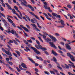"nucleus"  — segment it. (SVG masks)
Wrapping results in <instances>:
<instances>
[{
    "instance_id": "obj_39",
    "label": "nucleus",
    "mask_w": 75,
    "mask_h": 75,
    "mask_svg": "<svg viewBox=\"0 0 75 75\" xmlns=\"http://www.w3.org/2000/svg\"><path fill=\"white\" fill-rule=\"evenodd\" d=\"M15 35L16 36V37H17V38H18L19 37V36H18V35L17 34L16 32V33L15 34Z\"/></svg>"
},
{
    "instance_id": "obj_47",
    "label": "nucleus",
    "mask_w": 75,
    "mask_h": 75,
    "mask_svg": "<svg viewBox=\"0 0 75 75\" xmlns=\"http://www.w3.org/2000/svg\"><path fill=\"white\" fill-rule=\"evenodd\" d=\"M18 28H19V30H21V31H23V29L21 28V27H20L19 26H17Z\"/></svg>"
},
{
    "instance_id": "obj_63",
    "label": "nucleus",
    "mask_w": 75,
    "mask_h": 75,
    "mask_svg": "<svg viewBox=\"0 0 75 75\" xmlns=\"http://www.w3.org/2000/svg\"><path fill=\"white\" fill-rule=\"evenodd\" d=\"M67 55L68 57H70V56L71 55V54H70L69 53H67Z\"/></svg>"
},
{
    "instance_id": "obj_56",
    "label": "nucleus",
    "mask_w": 75,
    "mask_h": 75,
    "mask_svg": "<svg viewBox=\"0 0 75 75\" xmlns=\"http://www.w3.org/2000/svg\"><path fill=\"white\" fill-rule=\"evenodd\" d=\"M43 63L44 64H45L46 65L47 64V61L45 60H44Z\"/></svg>"
},
{
    "instance_id": "obj_13",
    "label": "nucleus",
    "mask_w": 75,
    "mask_h": 75,
    "mask_svg": "<svg viewBox=\"0 0 75 75\" xmlns=\"http://www.w3.org/2000/svg\"><path fill=\"white\" fill-rule=\"evenodd\" d=\"M70 57L71 59V60L72 61H73V62H74V61H75V59H74V57L73 56L71 55L70 56Z\"/></svg>"
},
{
    "instance_id": "obj_59",
    "label": "nucleus",
    "mask_w": 75,
    "mask_h": 75,
    "mask_svg": "<svg viewBox=\"0 0 75 75\" xmlns=\"http://www.w3.org/2000/svg\"><path fill=\"white\" fill-rule=\"evenodd\" d=\"M14 8L15 9V10H18V7H17L16 6H15L14 7Z\"/></svg>"
},
{
    "instance_id": "obj_30",
    "label": "nucleus",
    "mask_w": 75,
    "mask_h": 75,
    "mask_svg": "<svg viewBox=\"0 0 75 75\" xmlns=\"http://www.w3.org/2000/svg\"><path fill=\"white\" fill-rule=\"evenodd\" d=\"M38 47L39 48V49H41H41H42V46H41V45L40 44L38 45Z\"/></svg>"
},
{
    "instance_id": "obj_62",
    "label": "nucleus",
    "mask_w": 75,
    "mask_h": 75,
    "mask_svg": "<svg viewBox=\"0 0 75 75\" xmlns=\"http://www.w3.org/2000/svg\"><path fill=\"white\" fill-rule=\"evenodd\" d=\"M27 41L29 42H30V43H32V41H31V39H30L29 40H27Z\"/></svg>"
},
{
    "instance_id": "obj_4",
    "label": "nucleus",
    "mask_w": 75,
    "mask_h": 75,
    "mask_svg": "<svg viewBox=\"0 0 75 75\" xmlns=\"http://www.w3.org/2000/svg\"><path fill=\"white\" fill-rule=\"evenodd\" d=\"M20 1H21V4L22 6H23V5L25 6H27V5L26 4H24V3H25V4H27V3L25 1V0H18Z\"/></svg>"
},
{
    "instance_id": "obj_35",
    "label": "nucleus",
    "mask_w": 75,
    "mask_h": 75,
    "mask_svg": "<svg viewBox=\"0 0 75 75\" xmlns=\"http://www.w3.org/2000/svg\"><path fill=\"white\" fill-rule=\"evenodd\" d=\"M8 63H9L10 65H11V66H12V65H13V63L11 62H8Z\"/></svg>"
},
{
    "instance_id": "obj_58",
    "label": "nucleus",
    "mask_w": 75,
    "mask_h": 75,
    "mask_svg": "<svg viewBox=\"0 0 75 75\" xmlns=\"http://www.w3.org/2000/svg\"><path fill=\"white\" fill-rule=\"evenodd\" d=\"M35 71H36V72H38V69H37V68H35Z\"/></svg>"
},
{
    "instance_id": "obj_16",
    "label": "nucleus",
    "mask_w": 75,
    "mask_h": 75,
    "mask_svg": "<svg viewBox=\"0 0 75 75\" xmlns=\"http://www.w3.org/2000/svg\"><path fill=\"white\" fill-rule=\"evenodd\" d=\"M6 5V6H7V7H8V8H9V9H10V10H12V8H11V7H10V5H8V4L7 3H5Z\"/></svg>"
},
{
    "instance_id": "obj_26",
    "label": "nucleus",
    "mask_w": 75,
    "mask_h": 75,
    "mask_svg": "<svg viewBox=\"0 0 75 75\" xmlns=\"http://www.w3.org/2000/svg\"><path fill=\"white\" fill-rule=\"evenodd\" d=\"M31 25H32L34 27H35V28L37 27V26H36V25H35V24L33 23H31Z\"/></svg>"
},
{
    "instance_id": "obj_61",
    "label": "nucleus",
    "mask_w": 75,
    "mask_h": 75,
    "mask_svg": "<svg viewBox=\"0 0 75 75\" xmlns=\"http://www.w3.org/2000/svg\"><path fill=\"white\" fill-rule=\"evenodd\" d=\"M43 14L44 15V16H46V17H48V16L45 13H43Z\"/></svg>"
},
{
    "instance_id": "obj_22",
    "label": "nucleus",
    "mask_w": 75,
    "mask_h": 75,
    "mask_svg": "<svg viewBox=\"0 0 75 75\" xmlns=\"http://www.w3.org/2000/svg\"><path fill=\"white\" fill-rule=\"evenodd\" d=\"M57 67L58 68H59L60 70H62V68L61 67L59 66H60V65H59V63H57Z\"/></svg>"
},
{
    "instance_id": "obj_48",
    "label": "nucleus",
    "mask_w": 75,
    "mask_h": 75,
    "mask_svg": "<svg viewBox=\"0 0 75 75\" xmlns=\"http://www.w3.org/2000/svg\"><path fill=\"white\" fill-rule=\"evenodd\" d=\"M55 35L56 36H57V37H59V36L60 35H59V34L58 33H55Z\"/></svg>"
},
{
    "instance_id": "obj_60",
    "label": "nucleus",
    "mask_w": 75,
    "mask_h": 75,
    "mask_svg": "<svg viewBox=\"0 0 75 75\" xmlns=\"http://www.w3.org/2000/svg\"><path fill=\"white\" fill-rule=\"evenodd\" d=\"M44 73H45V74H47V75H49L50 74V73H48L47 72V71H44Z\"/></svg>"
},
{
    "instance_id": "obj_8",
    "label": "nucleus",
    "mask_w": 75,
    "mask_h": 75,
    "mask_svg": "<svg viewBox=\"0 0 75 75\" xmlns=\"http://www.w3.org/2000/svg\"><path fill=\"white\" fill-rule=\"evenodd\" d=\"M50 45H51V47H52L55 49H57V47H56L55 45L54 44L53 42H49Z\"/></svg>"
},
{
    "instance_id": "obj_28",
    "label": "nucleus",
    "mask_w": 75,
    "mask_h": 75,
    "mask_svg": "<svg viewBox=\"0 0 75 75\" xmlns=\"http://www.w3.org/2000/svg\"><path fill=\"white\" fill-rule=\"evenodd\" d=\"M52 14L54 17H56L57 16V14L55 13H52Z\"/></svg>"
},
{
    "instance_id": "obj_64",
    "label": "nucleus",
    "mask_w": 75,
    "mask_h": 75,
    "mask_svg": "<svg viewBox=\"0 0 75 75\" xmlns=\"http://www.w3.org/2000/svg\"><path fill=\"white\" fill-rule=\"evenodd\" d=\"M66 68L67 69H69V66H68L67 65H66Z\"/></svg>"
},
{
    "instance_id": "obj_3",
    "label": "nucleus",
    "mask_w": 75,
    "mask_h": 75,
    "mask_svg": "<svg viewBox=\"0 0 75 75\" xmlns=\"http://www.w3.org/2000/svg\"><path fill=\"white\" fill-rule=\"evenodd\" d=\"M2 50L4 52H5L6 54L9 55V56H12V54H11V52H8L7 51H6V50L4 48H2Z\"/></svg>"
},
{
    "instance_id": "obj_52",
    "label": "nucleus",
    "mask_w": 75,
    "mask_h": 75,
    "mask_svg": "<svg viewBox=\"0 0 75 75\" xmlns=\"http://www.w3.org/2000/svg\"><path fill=\"white\" fill-rule=\"evenodd\" d=\"M50 72L51 74H53L54 75H55V73H54V72L53 71H50Z\"/></svg>"
},
{
    "instance_id": "obj_38",
    "label": "nucleus",
    "mask_w": 75,
    "mask_h": 75,
    "mask_svg": "<svg viewBox=\"0 0 75 75\" xmlns=\"http://www.w3.org/2000/svg\"><path fill=\"white\" fill-rule=\"evenodd\" d=\"M31 10H32V11H34V8L33 7V6H32L30 8Z\"/></svg>"
},
{
    "instance_id": "obj_34",
    "label": "nucleus",
    "mask_w": 75,
    "mask_h": 75,
    "mask_svg": "<svg viewBox=\"0 0 75 75\" xmlns=\"http://www.w3.org/2000/svg\"><path fill=\"white\" fill-rule=\"evenodd\" d=\"M27 46H28V47H29V48H31V45L30 44H27L26 45Z\"/></svg>"
},
{
    "instance_id": "obj_24",
    "label": "nucleus",
    "mask_w": 75,
    "mask_h": 75,
    "mask_svg": "<svg viewBox=\"0 0 75 75\" xmlns=\"http://www.w3.org/2000/svg\"><path fill=\"white\" fill-rule=\"evenodd\" d=\"M46 41H47V42H48L49 41H51V39H49L48 38H47V39H46Z\"/></svg>"
},
{
    "instance_id": "obj_31",
    "label": "nucleus",
    "mask_w": 75,
    "mask_h": 75,
    "mask_svg": "<svg viewBox=\"0 0 75 75\" xmlns=\"http://www.w3.org/2000/svg\"><path fill=\"white\" fill-rule=\"evenodd\" d=\"M16 14H17L16 15H17V16L18 17V18H20V19H21V20H22V19H23V18H22L21 17V16H20V15H18V13H16Z\"/></svg>"
},
{
    "instance_id": "obj_2",
    "label": "nucleus",
    "mask_w": 75,
    "mask_h": 75,
    "mask_svg": "<svg viewBox=\"0 0 75 75\" xmlns=\"http://www.w3.org/2000/svg\"><path fill=\"white\" fill-rule=\"evenodd\" d=\"M7 19L9 21V22H10V23H11L12 25H13V27H14L15 28L16 27V24H15L14 23H13V21L12 20H11L10 18L8 17L7 18Z\"/></svg>"
},
{
    "instance_id": "obj_46",
    "label": "nucleus",
    "mask_w": 75,
    "mask_h": 75,
    "mask_svg": "<svg viewBox=\"0 0 75 75\" xmlns=\"http://www.w3.org/2000/svg\"><path fill=\"white\" fill-rule=\"evenodd\" d=\"M8 1L10 4H12V3H11V1L10 0H8Z\"/></svg>"
},
{
    "instance_id": "obj_6",
    "label": "nucleus",
    "mask_w": 75,
    "mask_h": 75,
    "mask_svg": "<svg viewBox=\"0 0 75 75\" xmlns=\"http://www.w3.org/2000/svg\"><path fill=\"white\" fill-rule=\"evenodd\" d=\"M30 48L32 49V50H33L34 51V52H35V53H36V54H40L41 53H40V52L37 51V50L36 48H34V47H31Z\"/></svg>"
},
{
    "instance_id": "obj_20",
    "label": "nucleus",
    "mask_w": 75,
    "mask_h": 75,
    "mask_svg": "<svg viewBox=\"0 0 75 75\" xmlns=\"http://www.w3.org/2000/svg\"><path fill=\"white\" fill-rule=\"evenodd\" d=\"M15 52H16V53H17L18 55L19 56H20V54L21 53H20V52L17 50H16L15 51Z\"/></svg>"
},
{
    "instance_id": "obj_15",
    "label": "nucleus",
    "mask_w": 75,
    "mask_h": 75,
    "mask_svg": "<svg viewBox=\"0 0 75 75\" xmlns=\"http://www.w3.org/2000/svg\"><path fill=\"white\" fill-rule=\"evenodd\" d=\"M60 23H61V24L62 25H65V24L64 23V21L63 20H61L60 21Z\"/></svg>"
},
{
    "instance_id": "obj_44",
    "label": "nucleus",
    "mask_w": 75,
    "mask_h": 75,
    "mask_svg": "<svg viewBox=\"0 0 75 75\" xmlns=\"http://www.w3.org/2000/svg\"><path fill=\"white\" fill-rule=\"evenodd\" d=\"M16 69L18 72H20L21 71V70L18 67H16Z\"/></svg>"
},
{
    "instance_id": "obj_21",
    "label": "nucleus",
    "mask_w": 75,
    "mask_h": 75,
    "mask_svg": "<svg viewBox=\"0 0 75 75\" xmlns=\"http://www.w3.org/2000/svg\"><path fill=\"white\" fill-rule=\"evenodd\" d=\"M43 6L46 9H47V10H50V7H47V6H45V5H44Z\"/></svg>"
},
{
    "instance_id": "obj_45",
    "label": "nucleus",
    "mask_w": 75,
    "mask_h": 75,
    "mask_svg": "<svg viewBox=\"0 0 75 75\" xmlns=\"http://www.w3.org/2000/svg\"><path fill=\"white\" fill-rule=\"evenodd\" d=\"M53 70L54 72H56V73H58V70L55 69H53Z\"/></svg>"
},
{
    "instance_id": "obj_17",
    "label": "nucleus",
    "mask_w": 75,
    "mask_h": 75,
    "mask_svg": "<svg viewBox=\"0 0 75 75\" xmlns=\"http://www.w3.org/2000/svg\"><path fill=\"white\" fill-rule=\"evenodd\" d=\"M53 59L54 61V62H55L57 64H58V63L57 62V59H56V58H55V57H53Z\"/></svg>"
},
{
    "instance_id": "obj_54",
    "label": "nucleus",
    "mask_w": 75,
    "mask_h": 75,
    "mask_svg": "<svg viewBox=\"0 0 75 75\" xmlns=\"http://www.w3.org/2000/svg\"><path fill=\"white\" fill-rule=\"evenodd\" d=\"M13 55H14V56H15V57H17V54H16L13 53Z\"/></svg>"
},
{
    "instance_id": "obj_25",
    "label": "nucleus",
    "mask_w": 75,
    "mask_h": 75,
    "mask_svg": "<svg viewBox=\"0 0 75 75\" xmlns=\"http://www.w3.org/2000/svg\"><path fill=\"white\" fill-rule=\"evenodd\" d=\"M23 41L24 43H25V44H26V45L28 44V42H27V41H26V40H23Z\"/></svg>"
},
{
    "instance_id": "obj_7",
    "label": "nucleus",
    "mask_w": 75,
    "mask_h": 75,
    "mask_svg": "<svg viewBox=\"0 0 75 75\" xmlns=\"http://www.w3.org/2000/svg\"><path fill=\"white\" fill-rule=\"evenodd\" d=\"M28 59L30 61H31V62H32L33 64H35V66H36V67H37V66H38V65H39V64H38V63H35V62H34V60H33L31 58L29 57L28 58Z\"/></svg>"
},
{
    "instance_id": "obj_42",
    "label": "nucleus",
    "mask_w": 75,
    "mask_h": 75,
    "mask_svg": "<svg viewBox=\"0 0 75 75\" xmlns=\"http://www.w3.org/2000/svg\"><path fill=\"white\" fill-rule=\"evenodd\" d=\"M31 22L32 23H33V24H35V22L33 19L31 20Z\"/></svg>"
},
{
    "instance_id": "obj_23",
    "label": "nucleus",
    "mask_w": 75,
    "mask_h": 75,
    "mask_svg": "<svg viewBox=\"0 0 75 75\" xmlns=\"http://www.w3.org/2000/svg\"><path fill=\"white\" fill-rule=\"evenodd\" d=\"M25 4H26L27 6H25L26 7H29V8H31L32 6H31V5L28 4V5H27V4L24 3Z\"/></svg>"
},
{
    "instance_id": "obj_14",
    "label": "nucleus",
    "mask_w": 75,
    "mask_h": 75,
    "mask_svg": "<svg viewBox=\"0 0 75 75\" xmlns=\"http://www.w3.org/2000/svg\"><path fill=\"white\" fill-rule=\"evenodd\" d=\"M36 58H37V59H39L40 61H43V59L41 57H38V56H36Z\"/></svg>"
},
{
    "instance_id": "obj_27",
    "label": "nucleus",
    "mask_w": 75,
    "mask_h": 75,
    "mask_svg": "<svg viewBox=\"0 0 75 75\" xmlns=\"http://www.w3.org/2000/svg\"><path fill=\"white\" fill-rule=\"evenodd\" d=\"M67 7L69 8H72V6L70 4L67 5Z\"/></svg>"
},
{
    "instance_id": "obj_50",
    "label": "nucleus",
    "mask_w": 75,
    "mask_h": 75,
    "mask_svg": "<svg viewBox=\"0 0 75 75\" xmlns=\"http://www.w3.org/2000/svg\"><path fill=\"white\" fill-rule=\"evenodd\" d=\"M42 36H43V38L46 40V36L44 35H43Z\"/></svg>"
},
{
    "instance_id": "obj_19",
    "label": "nucleus",
    "mask_w": 75,
    "mask_h": 75,
    "mask_svg": "<svg viewBox=\"0 0 75 75\" xmlns=\"http://www.w3.org/2000/svg\"><path fill=\"white\" fill-rule=\"evenodd\" d=\"M12 12L13 14H16V15L17 14V13L16 12V10H15L14 8L12 9Z\"/></svg>"
},
{
    "instance_id": "obj_9",
    "label": "nucleus",
    "mask_w": 75,
    "mask_h": 75,
    "mask_svg": "<svg viewBox=\"0 0 75 75\" xmlns=\"http://www.w3.org/2000/svg\"><path fill=\"white\" fill-rule=\"evenodd\" d=\"M20 26L22 28H23L24 29V30H25V31H27V32H28L29 30H28L27 28L25 27H24V26H23L22 25H20Z\"/></svg>"
},
{
    "instance_id": "obj_29",
    "label": "nucleus",
    "mask_w": 75,
    "mask_h": 75,
    "mask_svg": "<svg viewBox=\"0 0 75 75\" xmlns=\"http://www.w3.org/2000/svg\"><path fill=\"white\" fill-rule=\"evenodd\" d=\"M29 13H30V14L31 15H32V16H34L35 15V14H34V13L33 12H29Z\"/></svg>"
},
{
    "instance_id": "obj_33",
    "label": "nucleus",
    "mask_w": 75,
    "mask_h": 75,
    "mask_svg": "<svg viewBox=\"0 0 75 75\" xmlns=\"http://www.w3.org/2000/svg\"><path fill=\"white\" fill-rule=\"evenodd\" d=\"M26 73H27V74H28V75H31V73L30 72L28 71H26Z\"/></svg>"
},
{
    "instance_id": "obj_32",
    "label": "nucleus",
    "mask_w": 75,
    "mask_h": 75,
    "mask_svg": "<svg viewBox=\"0 0 75 75\" xmlns=\"http://www.w3.org/2000/svg\"><path fill=\"white\" fill-rule=\"evenodd\" d=\"M41 50H42V51H46V50H47V48L44 47H42Z\"/></svg>"
},
{
    "instance_id": "obj_37",
    "label": "nucleus",
    "mask_w": 75,
    "mask_h": 75,
    "mask_svg": "<svg viewBox=\"0 0 75 75\" xmlns=\"http://www.w3.org/2000/svg\"><path fill=\"white\" fill-rule=\"evenodd\" d=\"M38 38L40 40V41H41L42 42H43V41L42 40V39H41V37H38Z\"/></svg>"
},
{
    "instance_id": "obj_36",
    "label": "nucleus",
    "mask_w": 75,
    "mask_h": 75,
    "mask_svg": "<svg viewBox=\"0 0 75 75\" xmlns=\"http://www.w3.org/2000/svg\"><path fill=\"white\" fill-rule=\"evenodd\" d=\"M34 16L35 17V18H36L37 19H38V20H40V18H39L37 16L35 15Z\"/></svg>"
},
{
    "instance_id": "obj_11",
    "label": "nucleus",
    "mask_w": 75,
    "mask_h": 75,
    "mask_svg": "<svg viewBox=\"0 0 75 75\" xmlns=\"http://www.w3.org/2000/svg\"><path fill=\"white\" fill-rule=\"evenodd\" d=\"M66 48L68 50H71V47H70V46L68 44H66Z\"/></svg>"
},
{
    "instance_id": "obj_18",
    "label": "nucleus",
    "mask_w": 75,
    "mask_h": 75,
    "mask_svg": "<svg viewBox=\"0 0 75 75\" xmlns=\"http://www.w3.org/2000/svg\"><path fill=\"white\" fill-rule=\"evenodd\" d=\"M26 49L25 50V51H26V52H28V51H30V49L29 47H26Z\"/></svg>"
},
{
    "instance_id": "obj_41",
    "label": "nucleus",
    "mask_w": 75,
    "mask_h": 75,
    "mask_svg": "<svg viewBox=\"0 0 75 75\" xmlns=\"http://www.w3.org/2000/svg\"><path fill=\"white\" fill-rule=\"evenodd\" d=\"M44 52H45V53L47 55H49V54H48V53L46 51H44Z\"/></svg>"
},
{
    "instance_id": "obj_55",
    "label": "nucleus",
    "mask_w": 75,
    "mask_h": 75,
    "mask_svg": "<svg viewBox=\"0 0 75 75\" xmlns=\"http://www.w3.org/2000/svg\"><path fill=\"white\" fill-rule=\"evenodd\" d=\"M15 39L16 41H17L18 42H19L20 43V41L18 40L16 38H15Z\"/></svg>"
},
{
    "instance_id": "obj_40",
    "label": "nucleus",
    "mask_w": 75,
    "mask_h": 75,
    "mask_svg": "<svg viewBox=\"0 0 75 75\" xmlns=\"http://www.w3.org/2000/svg\"><path fill=\"white\" fill-rule=\"evenodd\" d=\"M36 42L37 44H38V45H39V44H40V42H39V41H38V40H36Z\"/></svg>"
},
{
    "instance_id": "obj_51",
    "label": "nucleus",
    "mask_w": 75,
    "mask_h": 75,
    "mask_svg": "<svg viewBox=\"0 0 75 75\" xmlns=\"http://www.w3.org/2000/svg\"><path fill=\"white\" fill-rule=\"evenodd\" d=\"M23 32L24 33V34H25V37H28V35H27V33H25V32L24 31H23Z\"/></svg>"
},
{
    "instance_id": "obj_57",
    "label": "nucleus",
    "mask_w": 75,
    "mask_h": 75,
    "mask_svg": "<svg viewBox=\"0 0 75 75\" xmlns=\"http://www.w3.org/2000/svg\"><path fill=\"white\" fill-rule=\"evenodd\" d=\"M0 14H1L2 16H3V17H5V15L1 13L0 12Z\"/></svg>"
},
{
    "instance_id": "obj_43",
    "label": "nucleus",
    "mask_w": 75,
    "mask_h": 75,
    "mask_svg": "<svg viewBox=\"0 0 75 75\" xmlns=\"http://www.w3.org/2000/svg\"><path fill=\"white\" fill-rule=\"evenodd\" d=\"M19 67L20 69L21 70H23V69H22V67H21V65L19 64Z\"/></svg>"
},
{
    "instance_id": "obj_53",
    "label": "nucleus",
    "mask_w": 75,
    "mask_h": 75,
    "mask_svg": "<svg viewBox=\"0 0 75 75\" xmlns=\"http://www.w3.org/2000/svg\"><path fill=\"white\" fill-rule=\"evenodd\" d=\"M44 4H45L44 5L45 6V7H46V6H47V2H44Z\"/></svg>"
},
{
    "instance_id": "obj_10",
    "label": "nucleus",
    "mask_w": 75,
    "mask_h": 75,
    "mask_svg": "<svg viewBox=\"0 0 75 75\" xmlns=\"http://www.w3.org/2000/svg\"><path fill=\"white\" fill-rule=\"evenodd\" d=\"M21 65L22 66V67H23V68H26V69L27 68L25 64L23 63H22V64H21Z\"/></svg>"
},
{
    "instance_id": "obj_1",
    "label": "nucleus",
    "mask_w": 75,
    "mask_h": 75,
    "mask_svg": "<svg viewBox=\"0 0 75 75\" xmlns=\"http://www.w3.org/2000/svg\"><path fill=\"white\" fill-rule=\"evenodd\" d=\"M8 30H6L5 31L7 33H8V34H10V33H11L12 34H15L16 33V31L13 30V29H12L11 31L10 29V27H8Z\"/></svg>"
},
{
    "instance_id": "obj_49",
    "label": "nucleus",
    "mask_w": 75,
    "mask_h": 75,
    "mask_svg": "<svg viewBox=\"0 0 75 75\" xmlns=\"http://www.w3.org/2000/svg\"><path fill=\"white\" fill-rule=\"evenodd\" d=\"M6 67H7V68H10V65H9V64H6Z\"/></svg>"
},
{
    "instance_id": "obj_12",
    "label": "nucleus",
    "mask_w": 75,
    "mask_h": 75,
    "mask_svg": "<svg viewBox=\"0 0 75 75\" xmlns=\"http://www.w3.org/2000/svg\"><path fill=\"white\" fill-rule=\"evenodd\" d=\"M52 53L53 55H54L55 56H58V54L53 50L52 51Z\"/></svg>"
},
{
    "instance_id": "obj_5",
    "label": "nucleus",
    "mask_w": 75,
    "mask_h": 75,
    "mask_svg": "<svg viewBox=\"0 0 75 75\" xmlns=\"http://www.w3.org/2000/svg\"><path fill=\"white\" fill-rule=\"evenodd\" d=\"M48 36L50 37L51 39H52V41H54V42L57 41V39L55 37H53L52 35H49Z\"/></svg>"
}]
</instances>
